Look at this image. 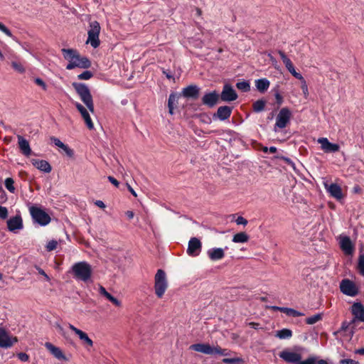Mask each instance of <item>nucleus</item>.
Masks as SVG:
<instances>
[{
	"label": "nucleus",
	"instance_id": "obj_22",
	"mask_svg": "<svg viewBox=\"0 0 364 364\" xmlns=\"http://www.w3.org/2000/svg\"><path fill=\"white\" fill-rule=\"evenodd\" d=\"M14 341L15 340L10 337L5 330L0 328V347L9 348Z\"/></svg>",
	"mask_w": 364,
	"mask_h": 364
},
{
	"label": "nucleus",
	"instance_id": "obj_39",
	"mask_svg": "<svg viewBox=\"0 0 364 364\" xmlns=\"http://www.w3.org/2000/svg\"><path fill=\"white\" fill-rule=\"evenodd\" d=\"M14 181L12 178H7L5 179L4 185L6 189L14 193L15 191V187H14Z\"/></svg>",
	"mask_w": 364,
	"mask_h": 364
},
{
	"label": "nucleus",
	"instance_id": "obj_6",
	"mask_svg": "<svg viewBox=\"0 0 364 364\" xmlns=\"http://www.w3.org/2000/svg\"><path fill=\"white\" fill-rule=\"evenodd\" d=\"M168 286L166 272L163 269H158L154 277V291L158 298H162Z\"/></svg>",
	"mask_w": 364,
	"mask_h": 364
},
{
	"label": "nucleus",
	"instance_id": "obj_62",
	"mask_svg": "<svg viewBox=\"0 0 364 364\" xmlns=\"http://www.w3.org/2000/svg\"><path fill=\"white\" fill-rule=\"evenodd\" d=\"M275 97H276V99H277V102H278L279 104H281V103H282V97L281 96V95H280L279 93H278V92H277V93L275 95Z\"/></svg>",
	"mask_w": 364,
	"mask_h": 364
},
{
	"label": "nucleus",
	"instance_id": "obj_4",
	"mask_svg": "<svg viewBox=\"0 0 364 364\" xmlns=\"http://www.w3.org/2000/svg\"><path fill=\"white\" fill-rule=\"evenodd\" d=\"M190 349L200 352L206 355H220L227 356L230 355V352L227 349H223L218 346H211L208 343H196L190 346Z\"/></svg>",
	"mask_w": 364,
	"mask_h": 364
},
{
	"label": "nucleus",
	"instance_id": "obj_18",
	"mask_svg": "<svg viewBox=\"0 0 364 364\" xmlns=\"http://www.w3.org/2000/svg\"><path fill=\"white\" fill-rule=\"evenodd\" d=\"M45 347L50 353V354L56 359L65 361L68 360L66 356L59 347L54 346L50 342H46L45 343Z\"/></svg>",
	"mask_w": 364,
	"mask_h": 364
},
{
	"label": "nucleus",
	"instance_id": "obj_15",
	"mask_svg": "<svg viewBox=\"0 0 364 364\" xmlns=\"http://www.w3.org/2000/svg\"><path fill=\"white\" fill-rule=\"evenodd\" d=\"M323 186L330 196L336 200L343 198L341 188L336 183L329 184L328 182H323Z\"/></svg>",
	"mask_w": 364,
	"mask_h": 364
},
{
	"label": "nucleus",
	"instance_id": "obj_11",
	"mask_svg": "<svg viewBox=\"0 0 364 364\" xmlns=\"http://www.w3.org/2000/svg\"><path fill=\"white\" fill-rule=\"evenodd\" d=\"M339 245L341 250L346 255H353L355 245L350 238L346 235H340L338 237Z\"/></svg>",
	"mask_w": 364,
	"mask_h": 364
},
{
	"label": "nucleus",
	"instance_id": "obj_58",
	"mask_svg": "<svg viewBox=\"0 0 364 364\" xmlns=\"http://www.w3.org/2000/svg\"><path fill=\"white\" fill-rule=\"evenodd\" d=\"M0 194H1V203H3L6 200V194L5 192L1 188V183L0 182Z\"/></svg>",
	"mask_w": 364,
	"mask_h": 364
},
{
	"label": "nucleus",
	"instance_id": "obj_36",
	"mask_svg": "<svg viewBox=\"0 0 364 364\" xmlns=\"http://www.w3.org/2000/svg\"><path fill=\"white\" fill-rule=\"evenodd\" d=\"M265 107V101L262 100H257L253 104V109L256 112H261L264 110Z\"/></svg>",
	"mask_w": 364,
	"mask_h": 364
},
{
	"label": "nucleus",
	"instance_id": "obj_1",
	"mask_svg": "<svg viewBox=\"0 0 364 364\" xmlns=\"http://www.w3.org/2000/svg\"><path fill=\"white\" fill-rule=\"evenodd\" d=\"M61 51L64 58L68 62L66 65L67 70H73L75 68H88L90 67V61L85 57H81L76 50L63 48Z\"/></svg>",
	"mask_w": 364,
	"mask_h": 364
},
{
	"label": "nucleus",
	"instance_id": "obj_21",
	"mask_svg": "<svg viewBox=\"0 0 364 364\" xmlns=\"http://www.w3.org/2000/svg\"><path fill=\"white\" fill-rule=\"evenodd\" d=\"M98 292L101 296H104L106 299L112 302L115 306L120 307L122 306L121 301L114 297L102 285H99Z\"/></svg>",
	"mask_w": 364,
	"mask_h": 364
},
{
	"label": "nucleus",
	"instance_id": "obj_37",
	"mask_svg": "<svg viewBox=\"0 0 364 364\" xmlns=\"http://www.w3.org/2000/svg\"><path fill=\"white\" fill-rule=\"evenodd\" d=\"M236 87L242 92H248L250 90V85L247 81L238 82L236 84Z\"/></svg>",
	"mask_w": 364,
	"mask_h": 364
},
{
	"label": "nucleus",
	"instance_id": "obj_32",
	"mask_svg": "<svg viewBox=\"0 0 364 364\" xmlns=\"http://www.w3.org/2000/svg\"><path fill=\"white\" fill-rule=\"evenodd\" d=\"M356 269L364 277V253L360 252Z\"/></svg>",
	"mask_w": 364,
	"mask_h": 364
},
{
	"label": "nucleus",
	"instance_id": "obj_52",
	"mask_svg": "<svg viewBox=\"0 0 364 364\" xmlns=\"http://www.w3.org/2000/svg\"><path fill=\"white\" fill-rule=\"evenodd\" d=\"M235 222H236L237 225H246L248 223L247 220L242 216L237 217Z\"/></svg>",
	"mask_w": 364,
	"mask_h": 364
},
{
	"label": "nucleus",
	"instance_id": "obj_43",
	"mask_svg": "<svg viewBox=\"0 0 364 364\" xmlns=\"http://www.w3.org/2000/svg\"><path fill=\"white\" fill-rule=\"evenodd\" d=\"M92 77V73L89 70H85L80 74L77 77L79 80H87Z\"/></svg>",
	"mask_w": 364,
	"mask_h": 364
},
{
	"label": "nucleus",
	"instance_id": "obj_16",
	"mask_svg": "<svg viewBox=\"0 0 364 364\" xmlns=\"http://www.w3.org/2000/svg\"><path fill=\"white\" fill-rule=\"evenodd\" d=\"M30 162L35 168L41 172L48 173L52 170L50 164L46 160L31 158Z\"/></svg>",
	"mask_w": 364,
	"mask_h": 364
},
{
	"label": "nucleus",
	"instance_id": "obj_34",
	"mask_svg": "<svg viewBox=\"0 0 364 364\" xmlns=\"http://www.w3.org/2000/svg\"><path fill=\"white\" fill-rule=\"evenodd\" d=\"M81 116L83 118L85 122V124L86 126L87 127V128L89 129H94V124L92 121V119L90 116V114L88 112L87 110H86L85 112L81 113Z\"/></svg>",
	"mask_w": 364,
	"mask_h": 364
},
{
	"label": "nucleus",
	"instance_id": "obj_2",
	"mask_svg": "<svg viewBox=\"0 0 364 364\" xmlns=\"http://www.w3.org/2000/svg\"><path fill=\"white\" fill-rule=\"evenodd\" d=\"M71 272L76 280L87 283L91 279L92 269L88 262H78L72 266Z\"/></svg>",
	"mask_w": 364,
	"mask_h": 364
},
{
	"label": "nucleus",
	"instance_id": "obj_9",
	"mask_svg": "<svg viewBox=\"0 0 364 364\" xmlns=\"http://www.w3.org/2000/svg\"><path fill=\"white\" fill-rule=\"evenodd\" d=\"M339 287L343 294L351 297L355 296L359 291V289L355 283L348 279L341 280Z\"/></svg>",
	"mask_w": 364,
	"mask_h": 364
},
{
	"label": "nucleus",
	"instance_id": "obj_40",
	"mask_svg": "<svg viewBox=\"0 0 364 364\" xmlns=\"http://www.w3.org/2000/svg\"><path fill=\"white\" fill-rule=\"evenodd\" d=\"M298 80L301 81V88L302 90L304 97L306 98H307V97L309 96V89H308V85H307L306 81L304 77H303V79H298Z\"/></svg>",
	"mask_w": 364,
	"mask_h": 364
},
{
	"label": "nucleus",
	"instance_id": "obj_12",
	"mask_svg": "<svg viewBox=\"0 0 364 364\" xmlns=\"http://www.w3.org/2000/svg\"><path fill=\"white\" fill-rule=\"evenodd\" d=\"M317 142L321 145V149L325 153H336L340 150V146L338 144L330 142L326 137L318 138Z\"/></svg>",
	"mask_w": 364,
	"mask_h": 364
},
{
	"label": "nucleus",
	"instance_id": "obj_59",
	"mask_svg": "<svg viewBox=\"0 0 364 364\" xmlns=\"http://www.w3.org/2000/svg\"><path fill=\"white\" fill-rule=\"evenodd\" d=\"M95 203L97 206H98L100 208H105V205L104 202L102 200H96Z\"/></svg>",
	"mask_w": 364,
	"mask_h": 364
},
{
	"label": "nucleus",
	"instance_id": "obj_54",
	"mask_svg": "<svg viewBox=\"0 0 364 364\" xmlns=\"http://www.w3.org/2000/svg\"><path fill=\"white\" fill-rule=\"evenodd\" d=\"M107 178H108L109 181L111 183H112L115 187H117V188L119 187V183L118 182V181L116 178H114V177L110 176H108Z\"/></svg>",
	"mask_w": 364,
	"mask_h": 364
},
{
	"label": "nucleus",
	"instance_id": "obj_53",
	"mask_svg": "<svg viewBox=\"0 0 364 364\" xmlns=\"http://www.w3.org/2000/svg\"><path fill=\"white\" fill-rule=\"evenodd\" d=\"M0 31L4 33L8 36H11V31L1 23H0Z\"/></svg>",
	"mask_w": 364,
	"mask_h": 364
},
{
	"label": "nucleus",
	"instance_id": "obj_27",
	"mask_svg": "<svg viewBox=\"0 0 364 364\" xmlns=\"http://www.w3.org/2000/svg\"><path fill=\"white\" fill-rule=\"evenodd\" d=\"M270 82L267 78H260L255 80V87L261 92H265L269 87Z\"/></svg>",
	"mask_w": 364,
	"mask_h": 364
},
{
	"label": "nucleus",
	"instance_id": "obj_17",
	"mask_svg": "<svg viewBox=\"0 0 364 364\" xmlns=\"http://www.w3.org/2000/svg\"><path fill=\"white\" fill-rule=\"evenodd\" d=\"M220 97L223 101L230 102L235 100L237 95L231 85L226 84L223 87Z\"/></svg>",
	"mask_w": 364,
	"mask_h": 364
},
{
	"label": "nucleus",
	"instance_id": "obj_23",
	"mask_svg": "<svg viewBox=\"0 0 364 364\" xmlns=\"http://www.w3.org/2000/svg\"><path fill=\"white\" fill-rule=\"evenodd\" d=\"M207 255L210 260L216 261L223 259L225 257V252L223 248L214 247L207 251Z\"/></svg>",
	"mask_w": 364,
	"mask_h": 364
},
{
	"label": "nucleus",
	"instance_id": "obj_46",
	"mask_svg": "<svg viewBox=\"0 0 364 364\" xmlns=\"http://www.w3.org/2000/svg\"><path fill=\"white\" fill-rule=\"evenodd\" d=\"M287 70L296 79H303V76L301 73L296 71L294 66L289 68Z\"/></svg>",
	"mask_w": 364,
	"mask_h": 364
},
{
	"label": "nucleus",
	"instance_id": "obj_41",
	"mask_svg": "<svg viewBox=\"0 0 364 364\" xmlns=\"http://www.w3.org/2000/svg\"><path fill=\"white\" fill-rule=\"evenodd\" d=\"M58 245V242L57 240H51L48 242V243L46 246V248L47 251L50 252V251L55 250L57 248Z\"/></svg>",
	"mask_w": 364,
	"mask_h": 364
},
{
	"label": "nucleus",
	"instance_id": "obj_49",
	"mask_svg": "<svg viewBox=\"0 0 364 364\" xmlns=\"http://www.w3.org/2000/svg\"><path fill=\"white\" fill-rule=\"evenodd\" d=\"M51 141L53 142V144L58 146L60 149H62L63 146L65 145L64 143H63L59 139L55 137H52Z\"/></svg>",
	"mask_w": 364,
	"mask_h": 364
},
{
	"label": "nucleus",
	"instance_id": "obj_14",
	"mask_svg": "<svg viewBox=\"0 0 364 364\" xmlns=\"http://www.w3.org/2000/svg\"><path fill=\"white\" fill-rule=\"evenodd\" d=\"M279 357L284 361L290 363L301 364L303 361L301 360V356L300 354L288 350H284L280 352Z\"/></svg>",
	"mask_w": 364,
	"mask_h": 364
},
{
	"label": "nucleus",
	"instance_id": "obj_20",
	"mask_svg": "<svg viewBox=\"0 0 364 364\" xmlns=\"http://www.w3.org/2000/svg\"><path fill=\"white\" fill-rule=\"evenodd\" d=\"M7 228L9 231L16 232L22 228V219L20 215L9 218L7 220Z\"/></svg>",
	"mask_w": 364,
	"mask_h": 364
},
{
	"label": "nucleus",
	"instance_id": "obj_7",
	"mask_svg": "<svg viewBox=\"0 0 364 364\" xmlns=\"http://www.w3.org/2000/svg\"><path fill=\"white\" fill-rule=\"evenodd\" d=\"M100 23L96 21H92L90 23V28L87 31V39L86 41L87 44H90L93 48H97L100 44V41L99 38L100 33Z\"/></svg>",
	"mask_w": 364,
	"mask_h": 364
},
{
	"label": "nucleus",
	"instance_id": "obj_60",
	"mask_svg": "<svg viewBox=\"0 0 364 364\" xmlns=\"http://www.w3.org/2000/svg\"><path fill=\"white\" fill-rule=\"evenodd\" d=\"M125 214H126V215L127 216V218H128L129 219H130V220H131V219H132V218H134V213H133L132 211H131V210H127V211L125 213Z\"/></svg>",
	"mask_w": 364,
	"mask_h": 364
},
{
	"label": "nucleus",
	"instance_id": "obj_50",
	"mask_svg": "<svg viewBox=\"0 0 364 364\" xmlns=\"http://www.w3.org/2000/svg\"><path fill=\"white\" fill-rule=\"evenodd\" d=\"M31 154V149L30 148L28 142L24 139V155L29 156Z\"/></svg>",
	"mask_w": 364,
	"mask_h": 364
},
{
	"label": "nucleus",
	"instance_id": "obj_3",
	"mask_svg": "<svg viewBox=\"0 0 364 364\" xmlns=\"http://www.w3.org/2000/svg\"><path fill=\"white\" fill-rule=\"evenodd\" d=\"M28 207L34 224L46 226L50 223V216L41 208L31 204Z\"/></svg>",
	"mask_w": 364,
	"mask_h": 364
},
{
	"label": "nucleus",
	"instance_id": "obj_19",
	"mask_svg": "<svg viewBox=\"0 0 364 364\" xmlns=\"http://www.w3.org/2000/svg\"><path fill=\"white\" fill-rule=\"evenodd\" d=\"M351 313L355 321L364 322V306L361 303H354L351 306Z\"/></svg>",
	"mask_w": 364,
	"mask_h": 364
},
{
	"label": "nucleus",
	"instance_id": "obj_28",
	"mask_svg": "<svg viewBox=\"0 0 364 364\" xmlns=\"http://www.w3.org/2000/svg\"><path fill=\"white\" fill-rule=\"evenodd\" d=\"M181 94L178 93H171L169 95L168 101V107L169 109V113L171 114H173L174 105L178 102V98Z\"/></svg>",
	"mask_w": 364,
	"mask_h": 364
},
{
	"label": "nucleus",
	"instance_id": "obj_31",
	"mask_svg": "<svg viewBox=\"0 0 364 364\" xmlns=\"http://www.w3.org/2000/svg\"><path fill=\"white\" fill-rule=\"evenodd\" d=\"M276 336L280 339H288L292 336V331L288 328H283L277 331Z\"/></svg>",
	"mask_w": 364,
	"mask_h": 364
},
{
	"label": "nucleus",
	"instance_id": "obj_5",
	"mask_svg": "<svg viewBox=\"0 0 364 364\" xmlns=\"http://www.w3.org/2000/svg\"><path fill=\"white\" fill-rule=\"evenodd\" d=\"M73 85L80 96V100L87 106L88 110L93 113L94 104L92 97L87 86L82 83H73Z\"/></svg>",
	"mask_w": 364,
	"mask_h": 364
},
{
	"label": "nucleus",
	"instance_id": "obj_47",
	"mask_svg": "<svg viewBox=\"0 0 364 364\" xmlns=\"http://www.w3.org/2000/svg\"><path fill=\"white\" fill-rule=\"evenodd\" d=\"M64 152L65 154L68 156V157H73V155H74V151L72 149H70L68 145L65 144L63 146V147L61 149Z\"/></svg>",
	"mask_w": 364,
	"mask_h": 364
},
{
	"label": "nucleus",
	"instance_id": "obj_35",
	"mask_svg": "<svg viewBox=\"0 0 364 364\" xmlns=\"http://www.w3.org/2000/svg\"><path fill=\"white\" fill-rule=\"evenodd\" d=\"M278 53L287 69H289L294 65L291 60L286 55L283 51L279 50Z\"/></svg>",
	"mask_w": 364,
	"mask_h": 364
},
{
	"label": "nucleus",
	"instance_id": "obj_8",
	"mask_svg": "<svg viewBox=\"0 0 364 364\" xmlns=\"http://www.w3.org/2000/svg\"><path fill=\"white\" fill-rule=\"evenodd\" d=\"M291 118V112L287 107L282 108L277 117L276 122L274 126V131L278 132L281 129L285 128L290 122Z\"/></svg>",
	"mask_w": 364,
	"mask_h": 364
},
{
	"label": "nucleus",
	"instance_id": "obj_48",
	"mask_svg": "<svg viewBox=\"0 0 364 364\" xmlns=\"http://www.w3.org/2000/svg\"><path fill=\"white\" fill-rule=\"evenodd\" d=\"M8 217V210L6 207L0 206V218L6 219Z\"/></svg>",
	"mask_w": 364,
	"mask_h": 364
},
{
	"label": "nucleus",
	"instance_id": "obj_24",
	"mask_svg": "<svg viewBox=\"0 0 364 364\" xmlns=\"http://www.w3.org/2000/svg\"><path fill=\"white\" fill-rule=\"evenodd\" d=\"M199 94V88L196 85H189L182 90L181 95L184 97L197 98Z\"/></svg>",
	"mask_w": 364,
	"mask_h": 364
},
{
	"label": "nucleus",
	"instance_id": "obj_56",
	"mask_svg": "<svg viewBox=\"0 0 364 364\" xmlns=\"http://www.w3.org/2000/svg\"><path fill=\"white\" fill-rule=\"evenodd\" d=\"M38 271V273L41 274V275H43L46 280L49 282L50 280V277H48V275L41 268H37Z\"/></svg>",
	"mask_w": 364,
	"mask_h": 364
},
{
	"label": "nucleus",
	"instance_id": "obj_38",
	"mask_svg": "<svg viewBox=\"0 0 364 364\" xmlns=\"http://www.w3.org/2000/svg\"><path fill=\"white\" fill-rule=\"evenodd\" d=\"M322 315L321 314H314L306 319V323L309 325L314 324L321 320Z\"/></svg>",
	"mask_w": 364,
	"mask_h": 364
},
{
	"label": "nucleus",
	"instance_id": "obj_25",
	"mask_svg": "<svg viewBox=\"0 0 364 364\" xmlns=\"http://www.w3.org/2000/svg\"><path fill=\"white\" fill-rule=\"evenodd\" d=\"M218 95L216 92H212L205 94L203 98L202 102L204 105L209 107H213L218 102Z\"/></svg>",
	"mask_w": 364,
	"mask_h": 364
},
{
	"label": "nucleus",
	"instance_id": "obj_61",
	"mask_svg": "<svg viewBox=\"0 0 364 364\" xmlns=\"http://www.w3.org/2000/svg\"><path fill=\"white\" fill-rule=\"evenodd\" d=\"M127 188L128 190L129 191V192L134 196V197H136V192L134 191V190L132 188V186L127 183Z\"/></svg>",
	"mask_w": 364,
	"mask_h": 364
},
{
	"label": "nucleus",
	"instance_id": "obj_13",
	"mask_svg": "<svg viewBox=\"0 0 364 364\" xmlns=\"http://www.w3.org/2000/svg\"><path fill=\"white\" fill-rule=\"evenodd\" d=\"M202 243L197 237H191L188 242L187 254L191 257L198 256L201 252Z\"/></svg>",
	"mask_w": 364,
	"mask_h": 364
},
{
	"label": "nucleus",
	"instance_id": "obj_55",
	"mask_svg": "<svg viewBox=\"0 0 364 364\" xmlns=\"http://www.w3.org/2000/svg\"><path fill=\"white\" fill-rule=\"evenodd\" d=\"M75 107L77 108V109L80 112V113H82L84 112H85L87 109L79 102H75Z\"/></svg>",
	"mask_w": 364,
	"mask_h": 364
},
{
	"label": "nucleus",
	"instance_id": "obj_26",
	"mask_svg": "<svg viewBox=\"0 0 364 364\" xmlns=\"http://www.w3.org/2000/svg\"><path fill=\"white\" fill-rule=\"evenodd\" d=\"M232 112V109L228 106H222L218 109L217 117L222 121L228 119Z\"/></svg>",
	"mask_w": 364,
	"mask_h": 364
},
{
	"label": "nucleus",
	"instance_id": "obj_33",
	"mask_svg": "<svg viewBox=\"0 0 364 364\" xmlns=\"http://www.w3.org/2000/svg\"><path fill=\"white\" fill-rule=\"evenodd\" d=\"M279 311L286 314L287 316H293V317H299V316H304L303 313L298 311L296 310H294L293 309H291V308L284 307V309H279Z\"/></svg>",
	"mask_w": 364,
	"mask_h": 364
},
{
	"label": "nucleus",
	"instance_id": "obj_45",
	"mask_svg": "<svg viewBox=\"0 0 364 364\" xmlns=\"http://www.w3.org/2000/svg\"><path fill=\"white\" fill-rule=\"evenodd\" d=\"M34 82L38 86L41 87L43 90L46 91L48 90V85L41 78L36 77L34 79Z\"/></svg>",
	"mask_w": 364,
	"mask_h": 364
},
{
	"label": "nucleus",
	"instance_id": "obj_64",
	"mask_svg": "<svg viewBox=\"0 0 364 364\" xmlns=\"http://www.w3.org/2000/svg\"><path fill=\"white\" fill-rule=\"evenodd\" d=\"M355 353L359 355H364V348H358L355 350Z\"/></svg>",
	"mask_w": 364,
	"mask_h": 364
},
{
	"label": "nucleus",
	"instance_id": "obj_44",
	"mask_svg": "<svg viewBox=\"0 0 364 364\" xmlns=\"http://www.w3.org/2000/svg\"><path fill=\"white\" fill-rule=\"evenodd\" d=\"M11 67L13 68V69L15 71L20 73H23V67L20 62L13 60V61H11Z\"/></svg>",
	"mask_w": 364,
	"mask_h": 364
},
{
	"label": "nucleus",
	"instance_id": "obj_29",
	"mask_svg": "<svg viewBox=\"0 0 364 364\" xmlns=\"http://www.w3.org/2000/svg\"><path fill=\"white\" fill-rule=\"evenodd\" d=\"M301 364H328L326 360L320 359L318 356L310 355L307 359L304 360Z\"/></svg>",
	"mask_w": 364,
	"mask_h": 364
},
{
	"label": "nucleus",
	"instance_id": "obj_51",
	"mask_svg": "<svg viewBox=\"0 0 364 364\" xmlns=\"http://www.w3.org/2000/svg\"><path fill=\"white\" fill-rule=\"evenodd\" d=\"M339 364H360L358 361L353 359H343Z\"/></svg>",
	"mask_w": 364,
	"mask_h": 364
},
{
	"label": "nucleus",
	"instance_id": "obj_63",
	"mask_svg": "<svg viewBox=\"0 0 364 364\" xmlns=\"http://www.w3.org/2000/svg\"><path fill=\"white\" fill-rule=\"evenodd\" d=\"M249 326L252 328L257 329L259 327V323L255 322H250L249 323Z\"/></svg>",
	"mask_w": 364,
	"mask_h": 364
},
{
	"label": "nucleus",
	"instance_id": "obj_30",
	"mask_svg": "<svg viewBox=\"0 0 364 364\" xmlns=\"http://www.w3.org/2000/svg\"><path fill=\"white\" fill-rule=\"evenodd\" d=\"M249 240V236L244 232L234 235L232 241L235 243H245Z\"/></svg>",
	"mask_w": 364,
	"mask_h": 364
},
{
	"label": "nucleus",
	"instance_id": "obj_10",
	"mask_svg": "<svg viewBox=\"0 0 364 364\" xmlns=\"http://www.w3.org/2000/svg\"><path fill=\"white\" fill-rule=\"evenodd\" d=\"M68 328L78 336L79 339L82 342V345L85 347V348L90 351V349L93 347L94 343L92 340L88 336V335L71 323L68 324Z\"/></svg>",
	"mask_w": 364,
	"mask_h": 364
},
{
	"label": "nucleus",
	"instance_id": "obj_42",
	"mask_svg": "<svg viewBox=\"0 0 364 364\" xmlns=\"http://www.w3.org/2000/svg\"><path fill=\"white\" fill-rule=\"evenodd\" d=\"M223 362L225 364H237L243 362L240 358H223Z\"/></svg>",
	"mask_w": 364,
	"mask_h": 364
},
{
	"label": "nucleus",
	"instance_id": "obj_57",
	"mask_svg": "<svg viewBox=\"0 0 364 364\" xmlns=\"http://www.w3.org/2000/svg\"><path fill=\"white\" fill-rule=\"evenodd\" d=\"M18 144L19 149L23 152V136H18Z\"/></svg>",
	"mask_w": 364,
	"mask_h": 364
}]
</instances>
